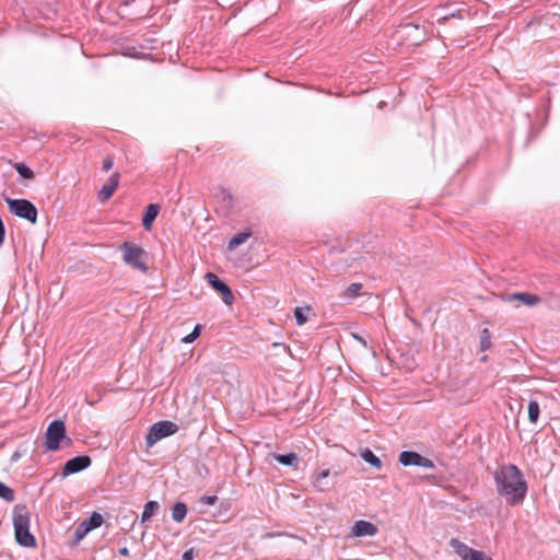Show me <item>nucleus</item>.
<instances>
[{"mask_svg":"<svg viewBox=\"0 0 560 560\" xmlns=\"http://www.w3.org/2000/svg\"><path fill=\"white\" fill-rule=\"evenodd\" d=\"M135 1L136 0H124L121 4L128 7V5H130Z\"/></svg>","mask_w":560,"mask_h":560,"instance_id":"obj_40","label":"nucleus"},{"mask_svg":"<svg viewBox=\"0 0 560 560\" xmlns=\"http://www.w3.org/2000/svg\"><path fill=\"white\" fill-rule=\"evenodd\" d=\"M66 438V425L61 420H54L47 428L45 446L49 451H57L60 442Z\"/></svg>","mask_w":560,"mask_h":560,"instance_id":"obj_6","label":"nucleus"},{"mask_svg":"<svg viewBox=\"0 0 560 560\" xmlns=\"http://www.w3.org/2000/svg\"><path fill=\"white\" fill-rule=\"evenodd\" d=\"M178 427L172 421H159L152 424L145 436V442L149 447L153 446L158 441L176 433Z\"/></svg>","mask_w":560,"mask_h":560,"instance_id":"obj_5","label":"nucleus"},{"mask_svg":"<svg viewBox=\"0 0 560 560\" xmlns=\"http://www.w3.org/2000/svg\"><path fill=\"white\" fill-rule=\"evenodd\" d=\"M399 463L404 466H419L424 468H433L434 463L417 452L404 451L399 454Z\"/></svg>","mask_w":560,"mask_h":560,"instance_id":"obj_8","label":"nucleus"},{"mask_svg":"<svg viewBox=\"0 0 560 560\" xmlns=\"http://www.w3.org/2000/svg\"><path fill=\"white\" fill-rule=\"evenodd\" d=\"M218 501L217 495H202L200 502L207 505H214Z\"/></svg>","mask_w":560,"mask_h":560,"instance_id":"obj_32","label":"nucleus"},{"mask_svg":"<svg viewBox=\"0 0 560 560\" xmlns=\"http://www.w3.org/2000/svg\"><path fill=\"white\" fill-rule=\"evenodd\" d=\"M88 533H90V530L85 528V524H83V522L78 524L73 533V544H79L88 535Z\"/></svg>","mask_w":560,"mask_h":560,"instance_id":"obj_28","label":"nucleus"},{"mask_svg":"<svg viewBox=\"0 0 560 560\" xmlns=\"http://www.w3.org/2000/svg\"><path fill=\"white\" fill-rule=\"evenodd\" d=\"M271 455L279 464L284 465V466H290L293 468H298L300 459L295 453L271 454Z\"/></svg>","mask_w":560,"mask_h":560,"instance_id":"obj_15","label":"nucleus"},{"mask_svg":"<svg viewBox=\"0 0 560 560\" xmlns=\"http://www.w3.org/2000/svg\"><path fill=\"white\" fill-rule=\"evenodd\" d=\"M160 505L156 501H149L144 504L141 521L145 522L159 510Z\"/></svg>","mask_w":560,"mask_h":560,"instance_id":"obj_22","label":"nucleus"},{"mask_svg":"<svg viewBox=\"0 0 560 560\" xmlns=\"http://www.w3.org/2000/svg\"><path fill=\"white\" fill-rule=\"evenodd\" d=\"M330 475L329 469H324L319 472L314 474L313 476V483L314 487L317 488L319 491L327 490V485L324 482V480Z\"/></svg>","mask_w":560,"mask_h":560,"instance_id":"obj_18","label":"nucleus"},{"mask_svg":"<svg viewBox=\"0 0 560 560\" xmlns=\"http://www.w3.org/2000/svg\"><path fill=\"white\" fill-rule=\"evenodd\" d=\"M217 198L225 208H232L234 205L233 195L226 188H221L217 195Z\"/></svg>","mask_w":560,"mask_h":560,"instance_id":"obj_20","label":"nucleus"},{"mask_svg":"<svg viewBox=\"0 0 560 560\" xmlns=\"http://www.w3.org/2000/svg\"><path fill=\"white\" fill-rule=\"evenodd\" d=\"M30 513L25 504H18L13 510L15 539L23 547H35L36 539L30 532Z\"/></svg>","mask_w":560,"mask_h":560,"instance_id":"obj_2","label":"nucleus"},{"mask_svg":"<svg viewBox=\"0 0 560 560\" xmlns=\"http://www.w3.org/2000/svg\"><path fill=\"white\" fill-rule=\"evenodd\" d=\"M491 348V334L488 328H483L480 332V350L487 351Z\"/></svg>","mask_w":560,"mask_h":560,"instance_id":"obj_26","label":"nucleus"},{"mask_svg":"<svg viewBox=\"0 0 560 560\" xmlns=\"http://www.w3.org/2000/svg\"><path fill=\"white\" fill-rule=\"evenodd\" d=\"M497 493L510 505L521 504L528 487L523 472L514 464L499 466L493 472Z\"/></svg>","mask_w":560,"mask_h":560,"instance_id":"obj_1","label":"nucleus"},{"mask_svg":"<svg viewBox=\"0 0 560 560\" xmlns=\"http://www.w3.org/2000/svg\"><path fill=\"white\" fill-rule=\"evenodd\" d=\"M312 311L310 306L306 307H295L294 317L295 322L299 326H302L307 322V314Z\"/></svg>","mask_w":560,"mask_h":560,"instance_id":"obj_24","label":"nucleus"},{"mask_svg":"<svg viewBox=\"0 0 560 560\" xmlns=\"http://www.w3.org/2000/svg\"><path fill=\"white\" fill-rule=\"evenodd\" d=\"M119 180H120L119 173H113L109 176L107 184H105L98 191L97 199L100 202H105L113 196L114 191L119 186Z\"/></svg>","mask_w":560,"mask_h":560,"instance_id":"obj_10","label":"nucleus"},{"mask_svg":"<svg viewBox=\"0 0 560 560\" xmlns=\"http://www.w3.org/2000/svg\"><path fill=\"white\" fill-rule=\"evenodd\" d=\"M192 559H194V550L192 549L186 550L183 553L182 560H192Z\"/></svg>","mask_w":560,"mask_h":560,"instance_id":"obj_36","label":"nucleus"},{"mask_svg":"<svg viewBox=\"0 0 560 560\" xmlns=\"http://www.w3.org/2000/svg\"><path fill=\"white\" fill-rule=\"evenodd\" d=\"M351 533L355 537L375 536L378 533V528L369 521L360 520L353 524Z\"/></svg>","mask_w":560,"mask_h":560,"instance_id":"obj_11","label":"nucleus"},{"mask_svg":"<svg viewBox=\"0 0 560 560\" xmlns=\"http://www.w3.org/2000/svg\"><path fill=\"white\" fill-rule=\"evenodd\" d=\"M118 552L120 556H124V557L129 556V549L127 547L120 548Z\"/></svg>","mask_w":560,"mask_h":560,"instance_id":"obj_37","label":"nucleus"},{"mask_svg":"<svg viewBox=\"0 0 560 560\" xmlns=\"http://www.w3.org/2000/svg\"><path fill=\"white\" fill-rule=\"evenodd\" d=\"M360 455L366 463H369L376 469L382 468V460L370 448H364L363 451H361Z\"/></svg>","mask_w":560,"mask_h":560,"instance_id":"obj_17","label":"nucleus"},{"mask_svg":"<svg viewBox=\"0 0 560 560\" xmlns=\"http://www.w3.org/2000/svg\"><path fill=\"white\" fill-rule=\"evenodd\" d=\"M540 408L536 400H530L528 404V420L530 423L536 424L539 418Z\"/></svg>","mask_w":560,"mask_h":560,"instance_id":"obj_23","label":"nucleus"},{"mask_svg":"<svg viewBox=\"0 0 560 560\" xmlns=\"http://www.w3.org/2000/svg\"><path fill=\"white\" fill-rule=\"evenodd\" d=\"M205 279L207 280V282L209 283V285L218 291L219 293H221L222 298H223V302L226 304V305H232L233 302H234V296H233V293L230 289V287L224 282L222 281L215 273L213 272H207L206 276H205Z\"/></svg>","mask_w":560,"mask_h":560,"instance_id":"obj_7","label":"nucleus"},{"mask_svg":"<svg viewBox=\"0 0 560 560\" xmlns=\"http://www.w3.org/2000/svg\"><path fill=\"white\" fill-rule=\"evenodd\" d=\"M122 55L125 56H129V57H135V58H141L143 56V54H137L135 51V48H126L125 51L122 52Z\"/></svg>","mask_w":560,"mask_h":560,"instance_id":"obj_33","label":"nucleus"},{"mask_svg":"<svg viewBox=\"0 0 560 560\" xmlns=\"http://www.w3.org/2000/svg\"><path fill=\"white\" fill-rule=\"evenodd\" d=\"M451 546L454 548L455 552L460 557L462 560H472V558H475L474 556L479 552V550H475L468 547L466 544L456 538L451 540Z\"/></svg>","mask_w":560,"mask_h":560,"instance_id":"obj_12","label":"nucleus"},{"mask_svg":"<svg viewBox=\"0 0 560 560\" xmlns=\"http://www.w3.org/2000/svg\"><path fill=\"white\" fill-rule=\"evenodd\" d=\"M4 237H5V226H4L2 219H0V246L3 244Z\"/></svg>","mask_w":560,"mask_h":560,"instance_id":"obj_34","label":"nucleus"},{"mask_svg":"<svg viewBox=\"0 0 560 560\" xmlns=\"http://www.w3.org/2000/svg\"><path fill=\"white\" fill-rule=\"evenodd\" d=\"M4 201L12 214L25 219L32 224L37 222V209L30 200L4 197Z\"/></svg>","mask_w":560,"mask_h":560,"instance_id":"obj_4","label":"nucleus"},{"mask_svg":"<svg viewBox=\"0 0 560 560\" xmlns=\"http://www.w3.org/2000/svg\"><path fill=\"white\" fill-rule=\"evenodd\" d=\"M187 514V506L183 502H177L174 504L172 509V518L176 523H180L184 521L185 516Z\"/></svg>","mask_w":560,"mask_h":560,"instance_id":"obj_19","label":"nucleus"},{"mask_svg":"<svg viewBox=\"0 0 560 560\" xmlns=\"http://www.w3.org/2000/svg\"><path fill=\"white\" fill-rule=\"evenodd\" d=\"M160 211V206L156 203H150L142 218V225L145 230H150L153 221L156 219Z\"/></svg>","mask_w":560,"mask_h":560,"instance_id":"obj_14","label":"nucleus"},{"mask_svg":"<svg viewBox=\"0 0 560 560\" xmlns=\"http://www.w3.org/2000/svg\"><path fill=\"white\" fill-rule=\"evenodd\" d=\"M20 458V454L18 452H15L12 457H11V460L12 462H16L18 459Z\"/></svg>","mask_w":560,"mask_h":560,"instance_id":"obj_39","label":"nucleus"},{"mask_svg":"<svg viewBox=\"0 0 560 560\" xmlns=\"http://www.w3.org/2000/svg\"><path fill=\"white\" fill-rule=\"evenodd\" d=\"M0 498L7 502L15 500L14 490L0 481Z\"/></svg>","mask_w":560,"mask_h":560,"instance_id":"obj_27","label":"nucleus"},{"mask_svg":"<svg viewBox=\"0 0 560 560\" xmlns=\"http://www.w3.org/2000/svg\"><path fill=\"white\" fill-rule=\"evenodd\" d=\"M92 464V459L88 455H80L69 459L62 469V476L67 477L72 474L80 472L89 468Z\"/></svg>","mask_w":560,"mask_h":560,"instance_id":"obj_9","label":"nucleus"},{"mask_svg":"<svg viewBox=\"0 0 560 560\" xmlns=\"http://www.w3.org/2000/svg\"><path fill=\"white\" fill-rule=\"evenodd\" d=\"M353 337H354L359 342H361L363 346H366V342H365V340H364L362 337H360V336H358V335H353Z\"/></svg>","mask_w":560,"mask_h":560,"instance_id":"obj_38","label":"nucleus"},{"mask_svg":"<svg viewBox=\"0 0 560 560\" xmlns=\"http://www.w3.org/2000/svg\"><path fill=\"white\" fill-rule=\"evenodd\" d=\"M13 167L16 170L20 176L25 179H33L35 177L34 172L24 163H15Z\"/></svg>","mask_w":560,"mask_h":560,"instance_id":"obj_25","label":"nucleus"},{"mask_svg":"<svg viewBox=\"0 0 560 560\" xmlns=\"http://www.w3.org/2000/svg\"><path fill=\"white\" fill-rule=\"evenodd\" d=\"M508 301H510V302L518 301V302H522L524 305L532 307V306L538 305L541 300L536 294H530V293H526V292H517V293L510 294L508 296Z\"/></svg>","mask_w":560,"mask_h":560,"instance_id":"obj_13","label":"nucleus"},{"mask_svg":"<svg viewBox=\"0 0 560 560\" xmlns=\"http://www.w3.org/2000/svg\"><path fill=\"white\" fill-rule=\"evenodd\" d=\"M252 236L250 231H244L234 235L228 243L229 250H234L240 245L244 244Z\"/></svg>","mask_w":560,"mask_h":560,"instance_id":"obj_16","label":"nucleus"},{"mask_svg":"<svg viewBox=\"0 0 560 560\" xmlns=\"http://www.w3.org/2000/svg\"><path fill=\"white\" fill-rule=\"evenodd\" d=\"M114 165V158L112 155H106L103 159L102 168L104 172H108L113 168Z\"/></svg>","mask_w":560,"mask_h":560,"instance_id":"obj_31","label":"nucleus"},{"mask_svg":"<svg viewBox=\"0 0 560 560\" xmlns=\"http://www.w3.org/2000/svg\"><path fill=\"white\" fill-rule=\"evenodd\" d=\"M200 332H201V325H196L194 330L190 334H188L187 336H185L182 339V341L184 343H191L200 336Z\"/></svg>","mask_w":560,"mask_h":560,"instance_id":"obj_29","label":"nucleus"},{"mask_svg":"<svg viewBox=\"0 0 560 560\" xmlns=\"http://www.w3.org/2000/svg\"><path fill=\"white\" fill-rule=\"evenodd\" d=\"M472 560H492L489 556H487L485 552L479 551L474 556Z\"/></svg>","mask_w":560,"mask_h":560,"instance_id":"obj_35","label":"nucleus"},{"mask_svg":"<svg viewBox=\"0 0 560 560\" xmlns=\"http://www.w3.org/2000/svg\"><path fill=\"white\" fill-rule=\"evenodd\" d=\"M362 289V284L359 282L351 283L347 290H346V296L348 298H354L359 293V291Z\"/></svg>","mask_w":560,"mask_h":560,"instance_id":"obj_30","label":"nucleus"},{"mask_svg":"<svg viewBox=\"0 0 560 560\" xmlns=\"http://www.w3.org/2000/svg\"><path fill=\"white\" fill-rule=\"evenodd\" d=\"M103 523V516L98 512H93L89 518L83 521V524H85V528H88L90 532L94 528H97Z\"/></svg>","mask_w":560,"mask_h":560,"instance_id":"obj_21","label":"nucleus"},{"mask_svg":"<svg viewBox=\"0 0 560 560\" xmlns=\"http://www.w3.org/2000/svg\"><path fill=\"white\" fill-rule=\"evenodd\" d=\"M122 254V260L126 265L142 272L148 270V253L139 245L124 242L119 247Z\"/></svg>","mask_w":560,"mask_h":560,"instance_id":"obj_3","label":"nucleus"}]
</instances>
